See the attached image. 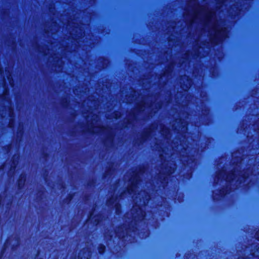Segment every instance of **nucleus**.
<instances>
[{
  "label": "nucleus",
  "instance_id": "nucleus-1",
  "mask_svg": "<svg viewBox=\"0 0 259 259\" xmlns=\"http://www.w3.org/2000/svg\"><path fill=\"white\" fill-rule=\"evenodd\" d=\"M227 180H228V181H230V180H231V179L229 178V177H227Z\"/></svg>",
  "mask_w": 259,
  "mask_h": 259
}]
</instances>
